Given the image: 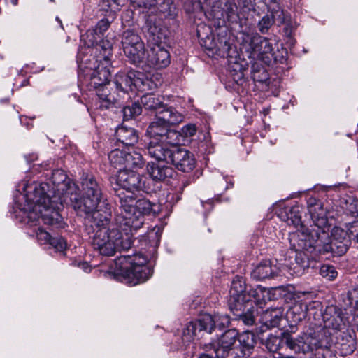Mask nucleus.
<instances>
[{
	"mask_svg": "<svg viewBox=\"0 0 358 358\" xmlns=\"http://www.w3.org/2000/svg\"><path fill=\"white\" fill-rule=\"evenodd\" d=\"M48 244L58 251H62L65 250L67 245L66 242L64 241V239L60 236H50V241H48Z\"/></svg>",
	"mask_w": 358,
	"mask_h": 358,
	"instance_id": "nucleus-44",
	"label": "nucleus"
},
{
	"mask_svg": "<svg viewBox=\"0 0 358 358\" xmlns=\"http://www.w3.org/2000/svg\"><path fill=\"white\" fill-rule=\"evenodd\" d=\"M283 315L284 310L280 307L267 309L262 315V321L268 328L277 327L279 326Z\"/></svg>",
	"mask_w": 358,
	"mask_h": 358,
	"instance_id": "nucleus-28",
	"label": "nucleus"
},
{
	"mask_svg": "<svg viewBox=\"0 0 358 358\" xmlns=\"http://www.w3.org/2000/svg\"><path fill=\"white\" fill-rule=\"evenodd\" d=\"M170 159L169 163L180 171L188 173L195 167L196 160L194 155L185 148L176 146Z\"/></svg>",
	"mask_w": 358,
	"mask_h": 358,
	"instance_id": "nucleus-18",
	"label": "nucleus"
},
{
	"mask_svg": "<svg viewBox=\"0 0 358 358\" xmlns=\"http://www.w3.org/2000/svg\"><path fill=\"white\" fill-rule=\"evenodd\" d=\"M245 49L248 57L253 60H261L269 64L273 59V44L267 38L258 34L250 38Z\"/></svg>",
	"mask_w": 358,
	"mask_h": 358,
	"instance_id": "nucleus-9",
	"label": "nucleus"
},
{
	"mask_svg": "<svg viewBox=\"0 0 358 358\" xmlns=\"http://www.w3.org/2000/svg\"><path fill=\"white\" fill-rule=\"evenodd\" d=\"M147 172L153 180L161 182L166 178L171 177L173 170L170 166L164 164L163 162L159 164L151 162L147 165Z\"/></svg>",
	"mask_w": 358,
	"mask_h": 358,
	"instance_id": "nucleus-22",
	"label": "nucleus"
},
{
	"mask_svg": "<svg viewBox=\"0 0 358 358\" xmlns=\"http://www.w3.org/2000/svg\"><path fill=\"white\" fill-rule=\"evenodd\" d=\"M110 25V21L106 19L103 18L101 19L96 25L94 29H96L98 31V34L101 35V37L103 38L104 33L108 29Z\"/></svg>",
	"mask_w": 358,
	"mask_h": 358,
	"instance_id": "nucleus-46",
	"label": "nucleus"
},
{
	"mask_svg": "<svg viewBox=\"0 0 358 358\" xmlns=\"http://www.w3.org/2000/svg\"><path fill=\"white\" fill-rule=\"evenodd\" d=\"M253 308L252 301H250L248 303H245L243 308L241 310H232L233 312H238L241 313H234V314L237 316L241 317L243 322L247 325H252L255 322V315L254 310H252Z\"/></svg>",
	"mask_w": 358,
	"mask_h": 358,
	"instance_id": "nucleus-37",
	"label": "nucleus"
},
{
	"mask_svg": "<svg viewBox=\"0 0 358 358\" xmlns=\"http://www.w3.org/2000/svg\"><path fill=\"white\" fill-rule=\"evenodd\" d=\"M329 329H326L324 327L318 331L317 335V343L315 346L317 349L329 348L332 343V333L330 332Z\"/></svg>",
	"mask_w": 358,
	"mask_h": 358,
	"instance_id": "nucleus-35",
	"label": "nucleus"
},
{
	"mask_svg": "<svg viewBox=\"0 0 358 358\" xmlns=\"http://www.w3.org/2000/svg\"><path fill=\"white\" fill-rule=\"evenodd\" d=\"M203 206H204V204H208L210 207L212 206V201H206L205 203H202Z\"/></svg>",
	"mask_w": 358,
	"mask_h": 358,
	"instance_id": "nucleus-54",
	"label": "nucleus"
},
{
	"mask_svg": "<svg viewBox=\"0 0 358 358\" xmlns=\"http://www.w3.org/2000/svg\"><path fill=\"white\" fill-rule=\"evenodd\" d=\"M56 20L59 22V24H60V27L62 28H63L62 21L60 20V19L58 17H56Z\"/></svg>",
	"mask_w": 358,
	"mask_h": 358,
	"instance_id": "nucleus-55",
	"label": "nucleus"
},
{
	"mask_svg": "<svg viewBox=\"0 0 358 358\" xmlns=\"http://www.w3.org/2000/svg\"><path fill=\"white\" fill-rule=\"evenodd\" d=\"M297 250L303 252V255L308 262L313 260V238L310 233H308L304 230L299 231L297 232Z\"/></svg>",
	"mask_w": 358,
	"mask_h": 358,
	"instance_id": "nucleus-23",
	"label": "nucleus"
},
{
	"mask_svg": "<svg viewBox=\"0 0 358 358\" xmlns=\"http://www.w3.org/2000/svg\"><path fill=\"white\" fill-rule=\"evenodd\" d=\"M141 72L130 70L127 73L119 72L116 74L113 83L116 89L124 94L129 91H141L142 78H140Z\"/></svg>",
	"mask_w": 358,
	"mask_h": 358,
	"instance_id": "nucleus-17",
	"label": "nucleus"
},
{
	"mask_svg": "<svg viewBox=\"0 0 358 358\" xmlns=\"http://www.w3.org/2000/svg\"><path fill=\"white\" fill-rule=\"evenodd\" d=\"M316 358H337L336 355L329 349H317L315 353Z\"/></svg>",
	"mask_w": 358,
	"mask_h": 358,
	"instance_id": "nucleus-47",
	"label": "nucleus"
},
{
	"mask_svg": "<svg viewBox=\"0 0 358 358\" xmlns=\"http://www.w3.org/2000/svg\"><path fill=\"white\" fill-rule=\"evenodd\" d=\"M253 69V73H252V78L254 80L258 81V82H263L266 80L268 78V73L265 70H262V72L260 71H255V65L252 66Z\"/></svg>",
	"mask_w": 358,
	"mask_h": 358,
	"instance_id": "nucleus-48",
	"label": "nucleus"
},
{
	"mask_svg": "<svg viewBox=\"0 0 358 358\" xmlns=\"http://www.w3.org/2000/svg\"><path fill=\"white\" fill-rule=\"evenodd\" d=\"M127 151L115 149L108 154V159L113 166L122 171L125 169Z\"/></svg>",
	"mask_w": 358,
	"mask_h": 358,
	"instance_id": "nucleus-33",
	"label": "nucleus"
},
{
	"mask_svg": "<svg viewBox=\"0 0 358 358\" xmlns=\"http://www.w3.org/2000/svg\"><path fill=\"white\" fill-rule=\"evenodd\" d=\"M229 294V306L231 310H241L245 303L251 301L254 296L246 290L243 278L238 276L231 282Z\"/></svg>",
	"mask_w": 358,
	"mask_h": 358,
	"instance_id": "nucleus-14",
	"label": "nucleus"
},
{
	"mask_svg": "<svg viewBox=\"0 0 358 358\" xmlns=\"http://www.w3.org/2000/svg\"><path fill=\"white\" fill-rule=\"evenodd\" d=\"M278 268L272 266L270 261L266 260L259 263L252 271V277L257 280L273 278L278 274Z\"/></svg>",
	"mask_w": 358,
	"mask_h": 358,
	"instance_id": "nucleus-25",
	"label": "nucleus"
},
{
	"mask_svg": "<svg viewBox=\"0 0 358 358\" xmlns=\"http://www.w3.org/2000/svg\"><path fill=\"white\" fill-rule=\"evenodd\" d=\"M176 145H171L165 142L152 143V141H149L147 145V150L148 155L152 158L159 162L169 164Z\"/></svg>",
	"mask_w": 358,
	"mask_h": 358,
	"instance_id": "nucleus-19",
	"label": "nucleus"
},
{
	"mask_svg": "<svg viewBox=\"0 0 358 358\" xmlns=\"http://www.w3.org/2000/svg\"><path fill=\"white\" fill-rule=\"evenodd\" d=\"M103 3L111 10H116L119 9L121 3L119 0H103Z\"/></svg>",
	"mask_w": 358,
	"mask_h": 358,
	"instance_id": "nucleus-49",
	"label": "nucleus"
},
{
	"mask_svg": "<svg viewBox=\"0 0 358 358\" xmlns=\"http://www.w3.org/2000/svg\"><path fill=\"white\" fill-rule=\"evenodd\" d=\"M315 255L329 259L334 257H341L348 250L351 238L347 231L335 227L330 236L328 225V211L324 203L315 199Z\"/></svg>",
	"mask_w": 358,
	"mask_h": 358,
	"instance_id": "nucleus-3",
	"label": "nucleus"
},
{
	"mask_svg": "<svg viewBox=\"0 0 358 358\" xmlns=\"http://www.w3.org/2000/svg\"><path fill=\"white\" fill-rule=\"evenodd\" d=\"M230 324L229 316L226 314H215L213 316L210 314L201 315L195 321L189 322L183 331L182 339L185 341H191L198 332L206 331L211 333L214 327L222 329L229 327Z\"/></svg>",
	"mask_w": 358,
	"mask_h": 358,
	"instance_id": "nucleus-7",
	"label": "nucleus"
},
{
	"mask_svg": "<svg viewBox=\"0 0 358 358\" xmlns=\"http://www.w3.org/2000/svg\"><path fill=\"white\" fill-rule=\"evenodd\" d=\"M82 45L88 48L95 47L96 51L101 49L103 54H105L106 48H108L111 50L109 42L103 41L101 35L99 34L96 29H88L85 34L81 35L80 46Z\"/></svg>",
	"mask_w": 358,
	"mask_h": 358,
	"instance_id": "nucleus-20",
	"label": "nucleus"
},
{
	"mask_svg": "<svg viewBox=\"0 0 358 358\" xmlns=\"http://www.w3.org/2000/svg\"><path fill=\"white\" fill-rule=\"evenodd\" d=\"M122 48L134 47L144 44L141 37L134 31L127 30L123 33L122 38Z\"/></svg>",
	"mask_w": 358,
	"mask_h": 358,
	"instance_id": "nucleus-36",
	"label": "nucleus"
},
{
	"mask_svg": "<svg viewBox=\"0 0 358 358\" xmlns=\"http://www.w3.org/2000/svg\"><path fill=\"white\" fill-rule=\"evenodd\" d=\"M13 3H14V4H16V3H17V1H14Z\"/></svg>",
	"mask_w": 358,
	"mask_h": 358,
	"instance_id": "nucleus-61",
	"label": "nucleus"
},
{
	"mask_svg": "<svg viewBox=\"0 0 358 358\" xmlns=\"http://www.w3.org/2000/svg\"><path fill=\"white\" fill-rule=\"evenodd\" d=\"M83 269H85V270L86 271V270H87V268H88L87 264H85H85H83Z\"/></svg>",
	"mask_w": 358,
	"mask_h": 358,
	"instance_id": "nucleus-56",
	"label": "nucleus"
},
{
	"mask_svg": "<svg viewBox=\"0 0 358 358\" xmlns=\"http://www.w3.org/2000/svg\"><path fill=\"white\" fill-rule=\"evenodd\" d=\"M274 358H296L294 356L285 355L282 353L277 352V355Z\"/></svg>",
	"mask_w": 358,
	"mask_h": 358,
	"instance_id": "nucleus-52",
	"label": "nucleus"
},
{
	"mask_svg": "<svg viewBox=\"0 0 358 358\" xmlns=\"http://www.w3.org/2000/svg\"><path fill=\"white\" fill-rule=\"evenodd\" d=\"M199 358H213L212 356L208 355V354H201L199 356Z\"/></svg>",
	"mask_w": 358,
	"mask_h": 358,
	"instance_id": "nucleus-53",
	"label": "nucleus"
},
{
	"mask_svg": "<svg viewBox=\"0 0 358 358\" xmlns=\"http://www.w3.org/2000/svg\"><path fill=\"white\" fill-rule=\"evenodd\" d=\"M281 220L285 222L288 226L295 228L302 227L301 216L299 206L285 207L278 213Z\"/></svg>",
	"mask_w": 358,
	"mask_h": 358,
	"instance_id": "nucleus-24",
	"label": "nucleus"
},
{
	"mask_svg": "<svg viewBox=\"0 0 358 358\" xmlns=\"http://www.w3.org/2000/svg\"><path fill=\"white\" fill-rule=\"evenodd\" d=\"M85 52L83 49H80L78 52V60L88 72L87 74L89 76V86L92 88H98L97 96L99 99L100 106L101 108L108 109L113 106L117 100L115 98L113 94L108 93L109 91L105 85L108 83L110 76L109 71L110 66V56L111 55L110 50L108 48L105 49V54L102 56H98L95 59L94 64L92 66L87 64L88 59H85L83 57Z\"/></svg>",
	"mask_w": 358,
	"mask_h": 358,
	"instance_id": "nucleus-4",
	"label": "nucleus"
},
{
	"mask_svg": "<svg viewBox=\"0 0 358 358\" xmlns=\"http://www.w3.org/2000/svg\"><path fill=\"white\" fill-rule=\"evenodd\" d=\"M146 243V240H144L142 243H141V246Z\"/></svg>",
	"mask_w": 358,
	"mask_h": 358,
	"instance_id": "nucleus-57",
	"label": "nucleus"
},
{
	"mask_svg": "<svg viewBox=\"0 0 358 358\" xmlns=\"http://www.w3.org/2000/svg\"><path fill=\"white\" fill-rule=\"evenodd\" d=\"M320 308L321 315L326 329L332 331H341L345 325L348 320L345 312L337 306H327L322 312V305L320 301H315V309Z\"/></svg>",
	"mask_w": 358,
	"mask_h": 358,
	"instance_id": "nucleus-11",
	"label": "nucleus"
},
{
	"mask_svg": "<svg viewBox=\"0 0 358 358\" xmlns=\"http://www.w3.org/2000/svg\"><path fill=\"white\" fill-rule=\"evenodd\" d=\"M348 230L353 238L358 243V222H353Z\"/></svg>",
	"mask_w": 358,
	"mask_h": 358,
	"instance_id": "nucleus-50",
	"label": "nucleus"
},
{
	"mask_svg": "<svg viewBox=\"0 0 358 358\" xmlns=\"http://www.w3.org/2000/svg\"><path fill=\"white\" fill-rule=\"evenodd\" d=\"M27 82H28L27 80H25V81L22 83V85H26V83H27Z\"/></svg>",
	"mask_w": 358,
	"mask_h": 358,
	"instance_id": "nucleus-58",
	"label": "nucleus"
},
{
	"mask_svg": "<svg viewBox=\"0 0 358 358\" xmlns=\"http://www.w3.org/2000/svg\"><path fill=\"white\" fill-rule=\"evenodd\" d=\"M282 336L284 338V343L289 349L295 353L302 352L299 337L295 339L287 331L282 332Z\"/></svg>",
	"mask_w": 358,
	"mask_h": 358,
	"instance_id": "nucleus-39",
	"label": "nucleus"
},
{
	"mask_svg": "<svg viewBox=\"0 0 358 358\" xmlns=\"http://www.w3.org/2000/svg\"><path fill=\"white\" fill-rule=\"evenodd\" d=\"M140 78H142L141 91L155 90L163 83L162 75L158 72H148L147 74L141 72Z\"/></svg>",
	"mask_w": 358,
	"mask_h": 358,
	"instance_id": "nucleus-29",
	"label": "nucleus"
},
{
	"mask_svg": "<svg viewBox=\"0 0 358 358\" xmlns=\"http://www.w3.org/2000/svg\"><path fill=\"white\" fill-rule=\"evenodd\" d=\"M118 208L115 214V223L122 230L127 231L130 225L133 212L136 205L137 197L134 192L116 189Z\"/></svg>",
	"mask_w": 358,
	"mask_h": 358,
	"instance_id": "nucleus-8",
	"label": "nucleus"
},
{
	"mask_svg": "<svg viewBox=\"0 0 358 358\" xmlns=\"http://www.w3.org/2000/svg\"><path fill=\"white\" fill-rule=\"evenodd\" d=\"M144 177L135 171L128 169L119 171L116 177V185L120 187L118 189L134 192L136 190L148 191L145 185Z\"/></svg>",
	"mask_w": 358,
	"mask_h": 358,
	"instance_id": "nucleus-16",
	"label": "nucleus"
},
{
	"mask_svg": "<svg viewBox=\"0 0 358 358\" xmlns=\"http://www.w3.org/2000/svg\"><path fill=\"white\" fill-rule=\"evenodd\" d=\"M308 306L305 302H296L287 311L286 317L292 322L297 323L307 316Z\"/></svg>",
	"mask_w": 358,
	"mask_h": 358,
	"instance_id": "nucleus-30",
	"label": "nucleus"
},
{
	"mask_svg": "<svg viewBox=\"0 0 358 358\" xmlns=\"http://www.w3.org/2000/svg\"><path fill=\"white\" fill-rule=\"evenodd\" d=\"M348 211L353 216H355V213L358 215V202L355 201L354 203H350V208L348 209Z\"/></svg>",
	"mask_w": 358,
	"mask_h": 358,
	"instance_id": "nucleus-51",
	"label": "nucleus"
},
{
	"mask_svg": "<svg viewBox=\"0 0 358 358\" xmlns=\"http://www.w3.org/2000/svg\"><path fill=\"white\" fill-rule=\"evenodd\" d=\"M145 65H142L143 69L147 68L159 69L167 67L171 63L170 53L162 44L148 42Z\"/></svg>",
	"mask_w": 358,
	"mask_h": 358,
	"instance_id": "nucleus-12",
	"label": "nucleus"
},
{
	"mask_svg": "<svg viewBox=\"0 0 358 358\" xmlns=\"http://www.w3.org/2000/svg\"><path fill=\"white\" fill-rule=\"evenodd\" d=\"M255 336L250 331L238 334L235 329L224 331L213 343L206 345L217 358H248L253 352Z\"/></svg>",
	"mask_w": 358,
	"mask_h": 358,
	"instance_id": "nucleus-5",
	"label": "nucleus"
},
{
	"mask_svg": "<svg viewBox=\"0 0 358 358\" xmlns=\"http://www.w3.org/2000/svg\"><path fill=\"white\" fill-rule=\"evenodd\" d=\"M319 187L317 186H315V192L317 191V189H318Z\"/></svg>",
	"mask_w": 358,
	"mask_h": 358,
	"instance_id": "nucleus-59",
	"label": "nucleus"
},
{
	"mask_svg": "<svg viewBox=\"0 0 358 358\" xmlns=\"http://www.w3.org/2000/svg\"><path fill=\"white\" fill-rule=\"evenodd\" d=\"M341 297L345 308L353 307L358 310V287L342 294Z\"/></svg>",
	"mask_w": 358,
	"mask_h": 358,
	"instance_id": "nucleus-34",
	"label": "nucleus"
},
{
	"mask_svg": "<svg viewBox=\"0 0 358 358\" xmlns=\"http://www.w3.org/2000/svg\"><path fill=\"white\" fill-rule=\"evenodd\" d=\"M180 134L182 136V138H184V136L185 137H192L194 136L196 133V127L195 124H188L185 125L182 129L181 132H179ZM184 142V139H182L181 143Z\"/></svg>",
	"mask_w": 358,
	"mask_h": 358,
	"instance_id": "nucleus-45",
	"label": "nucleus"
},
{
	"mask_svg": "<svg viewBox=\"0 0 358 358\" xmlns=\"http://www.w3.org/2000/svg\"><path fill=\"white\" fill-rule=\"evenodd\" d=\"M87 50H89V52H87V54H89L90 52H91V50H90V48H87Z\"/></svg>",
	"mask_w": 358,
	"mask_h": 358,
	"instance_id": "nucleus-60",
	"label": "nucleus"
},
{
	"mask_svg": "<svg viewBox=\"0 0 358 358\" xmlns=\"http://www.w3.org/2000/svg\"><path fill=\"white\" fill-rule=\"evenodd\" d=\"M135 206L129 227L130 231L132 229L137 230L143 226L145 215H157L161 210L160 206L158 203H152L145 198L138 199Z\"/></svg>",
	"mask_w": 358,
	"mask_h": 358,
	"instance_id": "nucleus-15",
	"label": "nucleus"
},
{
	"mask_svg": "<svg viewBox=\"0 0 358 358\" xmlns=\"http://www.w3.org/2000/svg\"><path fill=\"white\" fill-rule=\"evenodd\" d=\"M119 261L122 265L108 272L111 278L136 285L145 282L152 274V269L147 265L148 256L142 252L133 256H124Z\"/></svg>",
	"mask_w": 358,
	"mask_h": 358,
	"instance_id": "nucleus-6",
	"label": "nucleus"
},
{
	"mask_svg": "<svg viewBox=\"0 0 358 358\" xmlns=\"http://www.w3.org/2000/svg\"><path fill=\"white\" fill-rule=\"evenodd\" d=\"M273 23L274 19L273 17L268 15L263 16L257 24L259 31L262 34H266Z\"/></svg>",
	"mask_w": 358,
	"mask_h": 358,
	"instance_id": "nucleus-41",
	"label": "nucleus"
},
{
	"mask_svg": "<svg viewBox=\"0 0 358 358\" xmlns=\"http://www.w3.org/2000/svg\"><path fill=\"white\" fill-rule=\"evenodd\" d=\"M83 198L79 199L71 206L78 213L86 214L85 222L92 229V245L101 255L113 256L117 251L127 250L135 240L120 229L110 225L112 216L110 204L104 198L101 188L94 177L84 173L81 178ZM90 233V231H88Z\"/></svg>",
	"mask_w": 358,
	"mask_h": 358,
	"instance_id": "nucleus-2",
	"label": "nucleus"
},
{
	"mask_svg": "<svg viewBox=\"0 0 358 358\" xmlns=\"http://www.w3.org/2000/svg\"><path fill=\"white\" fill-rule=\"evenodd\" d=\"M117 141L122 145L132 146L138 142V135L136 131L131 127L125 126L118 127L115 131Z\"/></svg>",
	"mask_w": 358,
	"mask_h": 358,
	"instance_id": "nucleus-26",
	"label": "nucleus"
},
{
	"mask_svg": "<svg viewBox=\"0 0 358 358\" xmlns=\"http://www.w3.org/2000/svg\"><path fill=\"white\" fill-rule=\"evenodd\" d=\"M302 353L308 354V358H312L313 336L311 333H304L299 336Z\"/></svg>",
	"mask_w": 358,
	"mask_h": 358,
	"instance_id": "nucleus-38",
	"label": "nucleus"
},
{
	"mask_svg": "<svg viewBox=\"0 0 358 358\" xmlns=\"http://www.w3.org/2000/svg\"><path fill=\"white\" fill-rule=\"evenodd\" d=\"M338 343L341 344V350L346 354L352 353L356 349V339L355 333L349 331H344L338 338Z\"/></svg>",
	"mask_w": 358,
	"mask_h": 358,
	"instance_id": "nucleus-31",
	"label": "nucleus"
},
{
	"mask_svg": "<svg viewBox=\"0 0 358 358\" xmlns=\"http://www.w3.org/2000/svg\"><path fill=\"white\" fill-rule=\"evenodd\" d=\"M156 117L166 126H176L183 122L185 115L176 108L164 106L156 113Z\"/></svg>",
	"mask_w": 358,
	"mask_h": 358,
	"instance_id": "nucleus-21",
	"label": "nucleus"
},
{
	"mask_svg": "<svg viewBox=\"0 0 358 358\" xmlns=\"http://www.w3.org/2000/svg\"><path fill=\"white\" fill-rule=\"evenodd\" d=\"M32 236H35L40 244H48L50 241V234L41 227L35 228L33 230Z\"/></svg>",
	"mask_w": 358,
	"mask_h": 358,
	"instance_id": "nucleus-43",
	"label": "nucleus"
},
{
	"mask_svg": "<svg viewBox=\"0 0 358 358\" xmlns=\"http://www.w3.org/2000/svg\"><path fill=\"white\" fill-rule=\"evenodd\" d=\"M20 198L15 203L16 217L30 227H36L42 220L45 224L63 228L59 213L64 203L73 205L80 197L78 186L62 169L52 171L49 182L22 181L17 186Z\"/></svg>",
	"mask_w": 358,
	"mask_h": 358,
	"instance_id": "nucleus-1",
	"label": "nucleus"
},
{
	"mask_svg": "<svg viewBox=\"0 0 358 358\" xmlns=\"http://www.w3.org/2000/svg\"><path fill=\"white\" fill-rule=\"evenodd\" d=\"M123 51L130 63L136 66L145 65L147 52L144 44L127 48Z\"/></svg>",
	"mask_w": 358,
	"mask_h": 358,
	"instance_id": "nucleus-27",
	"label": "nucleus"
},
{
	"mask_svg": "<svg viewBox=\"0 0 358 358\" xmlns=\"http://www.w3.org/2000/svg\"><path fill=\"white\" fill-rule=\"evenodd\" d=\"M169 127L156 117L147 130L150 136V141H152V143L165 142L171 145L181 144L182 138L179 131L170 129Z\"/></svg>",
	"mask_w": 358,
	"mask_h": 358,
	"instance_id": "nucleus-10",
	"label": "nucleus"
},
{
	"mask_svg": "<svg viewBox=\"0 0 358 358\" xmlns=\"http://www.w3.org/2000/svg\"><path fill=\"white\" fill-rule=\"evenodd\" d=\"M145 161L141 153L135 150L129 152L127 151L124 169L129 170L131 169H141L143 167Z\"/></svg>",
	"mask_w": 358,
	"mask_h": 358,
	"instance_id": "nucleus-32",
	"label": "nucleus"
},
{
	"mask_svg": "<svg viewBox=\"0 0 358 358\" xmlns=\"http://www.w3.org/2000/svg\"><path fill=\"white\" fill-rule=\"evenodd\" d=\"M145 110H159L164 108L162 99L155 94H147L141 96L140 103H134L131 106H125L122 109L123 118L128 120L139 115L142 112V107Z\"/></svg>",
	"mask_w": 358,
	"mask_h": 358,
	"instance_id": "nucleus-13",
	"label": "nucleus"
},
{
	"mask_svg": "<svg viewBox=\"0 0 358 358\" xmlns=\"http://www.w3.org/2000/svg\"><path fill=\"white\" fill-rule=\"evenodd\" d=\"M284 343L282 333L281 336L270 335L266 342V346L270 352H277Z\"/></svg>",
	"mask_w": 358,
	"mask_h": 358,
	"instance_id": "nucleus-40",
	"label": "nucleus"
},
{
	"mask_svg": "<svg viewBox=\"0 0 358 358\" xmlns=\"http://www.w3.org/2000/svg\"><path fill=\"white\" fill-rule=\"evenodd\" d=\"M320 274L329 280L335 279L338 275L334 266L329 264H324L320 269Z\"/></svg>",
	"mask_w": 358,
	"mask_h": 358,
	"instance_id": "nucleus-42",
	"label": "nucleus"
}]
</instances>
